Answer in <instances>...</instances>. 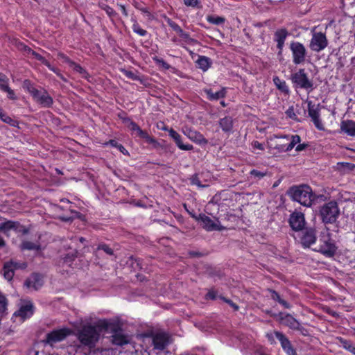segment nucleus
Here are the masks:
<instances>
[{"label": "nucleus", "instance_id": "obj_19", "mask_svg": "<svg viewBox=\"0 0 355 355\" xmlns=\"http://www.w3.org/2000/svg\"><path fill=\"white\" fill-rule=\"evenodd\" d=\"M43 281L42 276L37 273H33L29 278L24 282V286L27 288H33L35 291L42 287Z\"/></svg>", "mask_w": 355, "mask_h": 355}, {"label": "nucleus", "instance_id": "obj_32", "mask_svg": "<svg viewBox=\"0 0 355 355\" xmlns=\"http://www.w3.org/2000/svg\"><path fill=\"white\" fill-rule=\"evenodd\" d=\"M37 102L43 107H50L53 103V100L46 92H44Z\"/></svg>", "mask_w": 355, "mask_h": 355}, {"label": "nucleus", "instance_id": "obj_61", "mask_svg": "<svg viewBox=\"0 0 355 355\" xmlns=\"http://www.w3.org/2000/svg\"><path fill=\"white\" fill-rule=\"evenodd\" d=\"M301 141V138L298 135H295L291 136V142L295 146L297 144H300Z\"/></svg>", "mask_w": 355, "mask_h": 355}, {"label": "nucleus", "instance_id": "obj_60", "mask_svg": "<svg viewBox=\"0 0 355 355\" xmlns=\"http://www.w3.org/2000/svg\"><path fill=\"white\" fill-rule=\"evenodd\" d=\"M168 24L169 26L175 32L180 28L178 24L171 19H168Z\"/></svg>", "mask_w": 355, "mask_h": 355}, {"label": "nucleus", "instance_id": "obj_29", "mask_svg": "<svg viewBox=\"0 0 355 355\" xmlns=\"http://www.w3.org/2000/svg\"><path fill=\"white\" fill-rule=\"evenodd\" d=\"M134 135H135V137H138L139 138L145 139L146 141V142L148 143V144L155 145L157 143L155 138H153V137L150 136L149 134L146 130H141L140 127L134 133Z\"/></svg>", "mask_w": 355, "mask_h": 355}, {"label": "nucleus", "instance_id": "obj_30", "mask_svg": "<svg viewBox=\"0 0 355 355\" xmlns=\"http://www.w3.org/2000/svg\"><path fill=\"white\" fill-rule=\"evenodd\" d=\"M17 225L15 221L7 220L0 216V231L6 233Z\"/></svg>", "mask_w": 355, "mask_h": 355}, {"label": "nucleus", "instance_id": "obj_50", "mask_svg": "<svg viewBox=\"0 0 355 355\" xmlns=\"http://www.w3.org/2000/svg\"><path fill=\"white\" fill-rule=\"evenodd\" d=\"M217 297H219V296H218V292H217V291H216L213 288L209 290V291L207 292V293L205 295L206 300H215L217 299Z\"/></svg>", "mask_w": 355, "mask_h": 355}, {"label": "nucleus", "instance_id": "obj_43", "mask_svg": "<svg viewBox=\"0 0 355 355\" xmlns=\"http://www.w3.org/2000/svg\"><path fill=\"white\" fill-rule=\"evenodd\" d=\"M28 92L32 95L33 98L37 102L40 99V97L42 94L43 92H41L37 89L35 88L33 86H30L28 87Z\"/></svg>", "mask_w": 355, "mask_h": 355}, {"label": "nucleus", "instance_id": "obj_35", "mask_svg": "<svg viewBox=\"0 0 355 355\" xmlns=\"http://www.w3.org/2000/svg\"><path fill=\"white\" fill-rule=\"evenodd\" d=\"M340 345L346 350L350 352L352 354L355 355V346L352 341L346 340L343 338H338Z\"/></svg>", "mask_w": 355, "mask_h": 355}, {"label": "nucleus", "instance_id": "obj_1", "mask_svg": "<svg viewBox=\"0 0 355 355\" xmlns=\"http://www.w3.org/2000/svg\"><path fill=\"white\" fill-rule=\"evenodd\" d=\"M101 320L94 324H85L77 332V338L81 345L92 349L100 338L101 334H104V330H101L98 327Z\"/></svg>", "mask_w": 355, "mask_h": 355}, {"label": "nucleus", "instance_id": "obj_33", "mask_svg": "<svg viewBox=\"0 0 355 355\" xmlns=\"http://www.w3.org/2000/svg\"><path fill=\"white\" fill-rule=\"evenodd\" d=\"M272 80L277 88L282 92L285 94H288L289 92V89L286 81L280 79L278 76H274Z\"/></svg>", "mask_w": 355, "mask_h": 355}, {"label": "nucleus", "instance_id": "obj_20", "mask_svg": "<svg viewBox=\"0 0 355 355\" xmlns=\"http://www.w3.org/2000/svg\"><path fill=\"white\" fill-rule=\"evenodd\" d=\"M184 133L191 141L199 144H206L208 142L200 132L190 128H185Z\"/></svg>", "mask_w": 355, "mask_h": 355}, {"label": "nucleus", "instance_id": "obj_26", "mask_svg": "<svg viewBox=\"0 0 355 355\" xmlns=\"http://www.w3.org/2000/svg\"><path fill=\"white\" fill-rule=\"evenodd\" d=\"M204 92L207 94L209 101H216L223 98L226 95V88L223 87L220 91L213 92L211 89H205Z\"/></svg>", "mask_w": 355, "mask_h": 355}, {"label": "nucleus", "instance_id": "obj_6", "mask_svg": "<svg viewBox=\"0 0 355 355\" xmlns=\"http://www.w3.org/2000/svg\"><path fill=\"white\" fill-rule=\"evenodd\" d=\"M289 49L292 53L293 62L296 64H302L305 62L307 57V50L305 46L297 41H292L290 43Z\"/></svg>", "mask_w": 355, "mask_h": 355}, {"label": "nucleus", "instance_id": "obj_8", "mask_svg": "<svg viewBox=\"0 0 355 355\" xmlns=\"http://www.w3.org/2000/svg\"><path fill=\"white\" fill-rule=\"evenodd\" d=\"M328 45V40L324 33L321 32L313 33L310 41L309 47L315 52H320Z\"/></svg>", "mask_w": 355, "mask_h": 355}, {"label": "nucleus", "instance_id": "obj_11", "mask_svg": "<svg viewBox=\"0 0 355 355\" xmlns=\"http://www.w3.org/2000/svg\"><path fill=\"white\" fill-rule=\"evenodd\" d=\"M288 222L293 230L295 232L302 231L306 224L304 214L295 211L290 215Z\"/></svg>", "mask_w": 355, "mask_h": 355}, {"label": "nucleus", "instance_id": "obj_17", "mask_svg": "<svg viewBox=\"0 0 355 355\" xmlns=\"http://www.w3.org/2000/svg\"><path fill=\"white\" fill-rule=\"evenodd\" d=\"M289 35L286 28H282L277 29L274 33V41L277 42V48L279 50L278 54H281L284 46L286 37Z\"/></svg>", "mask_w": 355, "mask_h": 355}, {"label": "nucleus", "instance_id": "obj_46", "mask_svg": "<svg viewBox=\"0 0 355 355\" xmlns=\"http://www.w3.org/2000/svg\"><path fill=\"white\" fill-rule=\"evenodd\" d=\"M7 306V299L6 297L0 293V313H3L5 312Z\"/></svg>", "mask_w": 355, "mask_h": 355}, {"label": "nucleus", "instance_id": "obj_7", "mask_svg": "<svg viewBox=\"0 0 355 355\" xmlns=\"http://www.w3.org/2000/svg\"><path fill=\"white\" fill-rule=\"evenodd\" d=\"M320 244L314 250L320 252L327 257H332L336 254L337 248L334 241L332 240L329 234L321 236L319 239Z\"/></svg>", "mask_w": 355, "mask_h": 355}, {"label": "nucleus", "instance_id": "obj_2", "mask_svg": "<svg viewBox=\"0 0 355 355\" xmlns=\"http://www.w3.org/2000/svg\"><path fill=\"white\" fill-rule=\"evenodd\" d=\"M286 193L292 200L304 207H310L313 203V190L307 184L293 185L288 189Z\"/></svg>", "mask_w": 355, "mask_h": 355}, {"label": "nucleus", "instance_id": "obj_52", "mask_svg": "<svg viewBox=\"0 0 355 355\" xmlns=\"http://www.w3.org/2000/svg\"><path fill=\"white\" fill-rule=\"evenodd\" d=\"M58 58L62 60L63 62L67 63L71 67L72 64H74V62L72 61L68 56L62 53H59L58 54Z\"/></svg>", "mask_w": 355, "mask_h": 355}, {"label": "nucleus", "instance_id": "obj_39", "mask_svg": "<svg viewBox=\"0 0 355 355\" xmlns=\"http://www.w3.org/2000/svg\"><path fill=\"white\" fill-rule=\"evenodd\" d=\"M71 67H72L74 71H76V72L79 73L82 76L83 78H84L85 79H88L89 78V73L80 64H77V63H76L74 62V64H72L71 66Z\"/></svg>", "mask_w": 355, "mask_h": 355}, {"label": "nucleus", "instance_id": "obj_9", "mask_svg": "<svg viewBox=\"0 0 355 355\" xmlns=\"http://www.w3.org/2000/svg\"><path fill=\"white\" fill-rule=\"evenodd\" d=\"M198 218L200 220L202 227L207 232L223 231L225 230V227L220 225L218 218H216V222H214L211 218L204 214H200Z\"/></svg>", "mask_w": 355, "mask_h": 355}, {"label": "nucleus", "instance_id": "obj_12", "mask_svg": "<svg viewBox=\"0 0 355 355\" xmlns=\"http://www.w3.org/2000/svg\"><path fill=\"white\" fill-rule=\"evenodd\" d=\"M273 316H277L282 324L288 327L293 330L304 329V327L300 324V323L289 313L284 314V313L280 312L277 315H273Z\"/></svg>", "mask_w": 355, "mask_h": 355}, {"label": "nucleus", "instance_id": "obj_4", "mask_svg": "<svg viewBox=\"0 0 355 355\" xmlns=\"http://www.w3.org/2000/svg\"><path fill=\"white\" fill-rule=\"evenodd\" d=\"M340 215L338 203L335 200L325 202L320 207L318 216L324 224H333Z\"/></svg>", "mask_w": 355, "mask_h": 355}, {"label": "nucleus", "instance_id": "obj_28", "mask_svg": "<svg viewBox=\"0 0 355 355\" xmlns=\"http://www.w3.org/2000/svg\"><path fill=\"white\" fill-rule=\"evenodd\" d=\"M134 135H135V137H138L139 138L145 139L146 141V142L148 143V144L155 145L157 143L155 138H153V137L150 136L149 134L146 130H141L140 127L134 133Z\"/></svg>", "mask_w": 355, "mask_h": 355}, {"label": "nucleus", "instance_id": "obj_25", "mask_svg": "<svg viewBox=\"0 0 355 355\" xmlns=\"http://www.w3.org/2000/svg\"><path fill=\"white\" fill-rule=\"evenodd\" d=\"M19 248L21 251L29 250L35 252L40 251L42 249L39 241L33 242L26 240H24L21 243Z\"/></svg>", "mask_w": 355, "mask_h": 355}, {"label": "nucleus", "instance_id": "obj_51", "mask_svg": "<svg viewBox=\"0 0 355 355\" xmlns=\"http://www.w3.org/2000/svg\"><path fill=\"white\" fill-rule=\"evenodd\" d=\"M123 74L128 78L131 79V80H141L139 76H137V74H135L133 71H128V70H123Z\"/></svg>", "mask_w": 355, "mask_h": 355}, {"label": "nucleus", "instance_id": "obj_63", "mask_svg": "<svg viewBox=\"0 0 355 355\" xmlns=\"http://www.w3.org/2000/svg\"><path fill=\"white\" fill-rule=\"evenodd\" d=\"M252 146L254 148H257V149H259L261 150H264V147L263 146L262 144H261L260 142H259L258 141H254L252 143Z\"/></svg>", "mask_w": 355, "mask_h": 355}, {"label": "nucleus", "instance_id": "obj_48", "mask_svg": "<svg viewBox=\"0 0 355 355\" xmlns=\"http://www.w3.org/2000/svg\"><path fill=\"white\" fill-rule=\"evenodd\" d=\"M184 3L188 6L191 8H200V0H183Z\"/></svg>", "mask_w": 355, "mask_h": 355}, {"label": "nucleus", "instance_id": "obj_59", "mask_svg": "<svg viewBox=\"0 0 355 355\" xmlns=\"http://www.w3.org/2000/svg\"><path fill=\"white\" fill-rule=\"evenodd\" d=\"M128 128L134 134L139 128V126L135 121H130Z\"/></svg>", "mask_w": 355, "mask_h": 355}, {"label": "nucleus", "instance_id": "obj_14", "mask_svg": "<svg viewBox=\"0 0 355 355\" xmlns=\"http://www.w3.org/2000/svg\"><path fill=\"white\" fill-rule=\"evenodd\" d=\"M320 105L317 107L312 104L311 101L308 103V113L309 116L311 118L315 126L320 130H324V125L320 119Z\"/></svg>", "mask_w": 355, "mask_h": 355}, {"label": "nucleus", "instance_id": "obj_45", "mask_svg": "<svg viewBox=\"0 0 355 355\" xmlns=\"http://www.w3.org/2000/svg\"><path fill=\"white\" fill-rule=\"evenodd\" d=\"M190 181L191 184L196 185L198 187L203 188L205 187V185L202 184L198 173L193 175L190 178Z\"/></svg>", "mask_w": 355, "mask_h": 355}, {"label": "nucleus", "instance_id": "obj_37", "mask_svg": "<svg viewBox=\"0 0 355 355\" xmlns=\"http://www.w3.org/2000/svg\"><path fill=\"white\" fill-rule=\"evenodd\" d=\"M78 252L73 250L66 254L63 258V261L68 266H71L75 259L77 257Z\"/></svg>", "mask_w": 355, "mask_h": 355}, {"label": "nucleus", "instance_id": "obj_34", "mask_svg": "<svg viewBox=\"0 0 355 355\" xmlns=\"http://www.w3.org/2000/svg\"><path fill=\"white\" fill-rule=\"evenodd\" d=\"M71 213L72 214L71 216H62L59 217L60 220L63 222H72L75 218H78L83 220L85 218L83 214L77 211L71 210Z\"/></svg>", "mask_w": 355, "mask_h": 355}, {"label": "nucleus", "instance_id": "obj_58", "mask_svg": "<svg viewBox=\"0 0 355 355\" xmlns=\"http://www.w3.org/2000/svg\"><path fill=\"white\" fill-rule=\"evenodd\" d=\"M313 202H318V201H325L327 199V198L324 195H323V194L317 195V194H315L313 192Z\"/></svg>", "mask_w": 355, "mask_h": 355}, {"label": "nucleus", "instance_id": "obj_31", "mask_svg": "<svg viewBox=\"0 0 355 355\" xmlns=\"http://www.w3.org/2000/svg\"><path fill=\"white\" fill-rule=\"evenodd\" d=\"M268 291L270 293V297L275 300L278 302L281 305H282L285 309H291V304L282 299L279 293L273 289L269 288Z\"/></svg>", "mask_w": 355, "mask_h": 355}, {"label": "nucleus", "instance_id": "obj_27", "mask_svg": "<svg viewBox=\"0 0 355 355\" xmlns=\"http://www.w3.org/2000/svg\"><path fill=\"white\" fill-rule=\"evenodd\" d=\"M200 69L203 71H207L211 66V60L204 55H199L198 59L196 61Z\"/></svg>", "mask_w": 355, "mask_h": 355}, {"label": "nucleus", "instance_id": "obj_49", "mask_svg": "<svg viewBox=\"0 0 355 355\" xmlns=\"http://www.w3.org/2000/svg\"><path fill=\"white\" fill-rule=\"evenodd\" d=\"M133 31L140 36H145L147 34V31L140 27V26L136 23L132 26Z\"/></svg>", "mask_w": 355, "mask_h": 355}, {"label": "nucleus", "instance_id": "obj_23", "mask_svg": "<svg viewBox=\"0 0 355 355\" xmlns=\"http://www.w3.org/2000/svg\"><path fill=\"white\" fill-rule=\"evenodd\" d=\"M219 125L225 133H231L234 127V120L232 116H226L219 120Z\"/></svg>", "mask_w": 355, "mask_h": 355}, {"label": "nucleus", "instance_id": "obj_18", "mask_svg": "<svg viewBox=\"0 0 355 355\" xmlns=\"http://www.w3.org/2000/svg\"><path fill=\"white\" fill-rule=\"evenodd\" d=\"M163 130H168L169 136L173 139L177 146L183 150H191L193 149V146L191 144H184L182 142V137L173 128L168 129L166 128H163Z\"/></svg>", "mask_w": 355, "mask_h": 355}, {"label": "nucleus", "instance_id": "obj_16", "mask_svg": "<svg viewBox=\"0 0 355 355\" xmlns=\"http://www.w3.org/2000/svg\"><path fill=\"white\" fill-rule=\"evenodd\" d=\"M274 334L275 335V337L279 340L282 347L288 355H297V353L293 347L290 340L283 333L275 331Z\"/></svg>", "mask_w": 355, "mask_h": 355}, {"label": "nucleus", "instance_id": "obj_10", "mask_svg": "<svg viewBox=\"0 0 355 355\" xmlns=\"http://www.w3.org/2000/svg\"><path fill=\"white\" fill-rule=\"evenodd\" d=\"M27 267V264L25 262H17L15 261H7L4 263L3 268V274L4 277L10 281L15 274V270L17 269H25Z\"/></svg>", "mask_w": 355, "mask_h": 355}, {"label": "nucleus", "instance_id": "obj_22", "mask_svg": "<svg viewBox=\"0 0 355 355\" xmlns=\"http://www.w3.org/2000/svg\"><path fill=\"white\" fill-rule=\"evenodd\" d=\"M34 313V306L32 303L28 302L25 305H22L14 315L19 316L22 320L31 318Z\"/></svg>", "mask_w": 355, "mask_h": 355}, {"label": "nucleus", "instance_id": "obj_53", "mask_svg": "<svg viewBox=\"0 0 355 355\" xmlns=\"http://www.w3.org/2000/svg\"><path fill=\"white\" fill-rule=\"evenodd\" d=\"M219 298L220 300H222L223 302H226L227 304H228L231 307H232L234 309V311H238L239 309V306L236 304L234 303L232 300H230V299H227L222 295H220L219 296Z\"/></svg>", "mask_w": 355, "mask_h": 355}, {"label": "nucleus", "instance_id": "obj_36", "mask_svg": "<svg viewBox=\"0 0 355 355\" xmlns=\"http://www.w3.org/2000/svg\"><path fill=\"white\" fill-rule=\"evenodd\" d=\"M130 266L134 270H141L142 269V260L139 258H135L132 256L130 257Z\"/></svg>", "mask_w": 355, "mask_h": 355}, {"label": "nucleus", "instance_id": "obj_64", "mask_svg": "<svg viewBox=\"0 0 355 355\" xmlns=\"http://www.w3.org/2000/svg\"><path fill=\"white\" fill-rule=\"evenodd\" d=\"M309 146V144H300L296 146L295 150L296 151H302L304 149H306Z\"/></svg>", "mask_w": 355, "mask_h": 355}, {"label": "nucleus", "instance_id": "obj_55", "mask_svg": "<svg viewBox=\"0 0 355 355\" xmlns=\"http://www.w3.org/2000/svg\"><path fill=\"white\" fill-rule=\"evenodd\" d=\"M250 175L254 176V177L258 178L259 180H260L266 175V173L259 171L256 169H253V170L250 171Z\"/></svg>", "mask_w": 355, "mask_h": 355}, {"label": "nucleus", "instance_id": "obj_56", "mask_svg": "<svg viewBox=\"0 0 355 355\" xmlns=\"http://www.w3.org/2000/svg\"><path fill=\"white\" fill-rule=\"evenodd\" d=\"M286 116L293 120H297V115L295 113L293 106H291L285 112Z\"/></svg>", "mask_w": 355, "mask_h": 355}, {"label": "nucleus", "instance_id": "obj_3", "mask_svg": "<svg viewBox=\"0 0 355 355\" xmlns=\"http://www.w3.org/2000/svg\"><path fill=\"white\" fill-rule=\"evenodd\" d=\"M98 327L104 330V334L112 333V343L118 346H123L129 343L128 337L123 334L119 325L107 320H101Z\"/></svg>", "mask_w": 355, "mask_h": 355}, {"label": "nucleus", "instance_id": "obj_15", "mask_svg": "<svg viewBox=\"0 0 355 355\" xmlns=\"http://www.w3.org/2000/svg\"><path fill=\"white\" fill-rule=\"evenodd\" d=\"M68 335L67 329L54 330L46 336V343L50 345L63 340Z\"/></svg>", "mask_w": 355, "mask_h": 355}, {"label": "nucleus", "instance_id": "obj_42", "mask_svg": "<svg viewBox=\"0 0 355 355\" xmlns=\"http://www.w3.org/2000/svg\"><path fill=\"white\" fill-rule=\"evenodd\" d=\"M112 146H114L119 150L121 153H122L123 155H128V152L125 148V147L121 144H119L116 140L114 139H110L108 142Z\"/></svg>", "mask_w": 355, "mask_h": 355}, {"label": "nucleus", "instance_id": "obj_62", "mask_svg": "<svg viewBox=\"0 0 355 355\" xmlns=\"http://www.w3.org/2000/svg\"><path fill=\"white\" fill-rule=\"evenodd\" d=\"M188 254L191 257H202L204 256L203 253L194 250L189 251Z\"/></svg>", "mask_w": 355, "mask_h": 355}, {"label": "nucleus", "instance_id": "obj_54", "mask_svg": "<svg viewBox=\"0 0 355 355\" xmlns=\"http://www.w3.org/2000/svg\"><path fill=\"white\" fill-rule=\"evenodd\" d=\"M181 37L188 44H195L198 43V41L195 39H193L190 37V35L188 33L184 32Z\"/></svg>", "mask_w": 355, "mask_h": 355}, {"label": "nucleus", "instance_id": "obj_24", "mask_svg": "<svg viewBox=\"0 0 355 355\" xmlns=\"http://www.w3.org/2000/svg\"><path fill=\"white\" fill-rule=\"evenodd\" d=\"M342 132L351 137H355V121L352 120H345L340 123Z\"/></svg>", "mask_w": 355, "mask_h": 355}, {"label": "nucleus", "instance_id": "obj_13", "mask_svg": "<svg viewBox=\"0 0 355 355\" xmlns=\"http://www.w3.org/2000/svg\"><path fill=\"white\" fill-rule=\"evenodd\" d=\"M316 230L314 227H306L302 232L300 238L301 243L304 248H309L316 241Z\"/></svg>", "mask_w": 355, "mask_h": 355}, {"label": "nucleus", "instance_id": "obj_41", "mask_svg": "<svg viewBox=\"0 0 355 355\" xmlns=\"http://www.w3.org/2000/svg\"><path fill=\"white\" fill-rule=\"evenodd\" d=\"M2 86L3 85H1L0 87V90H1L3 92H6L7 96L8 98L12 99V100L17 99V96H16L14 91L12 89H10L8 85H5L3 87H2Z\"/></svg>", "mask_w": 355, "mask_h": 355}, {"label": "nucleus", "instance_id": "obj_21", "mask_svg": "<svg viewBox=\"0 0 355 355\" xmlns=\"http://www.w3.org/2000/svg\"><path fill=\"white\" fill-rule=\"evenodd\" d=\"M153 343L155 349L163 350L168 344V337L164 333H158L154 336Z\"/></svg>", "mask_w": 355, "mask_h": 355}, {"label": "nucleus", "instance_id": "obj_57", "mask_svg": "<svg viewBox=\"0 0 355 355\" xmlns=\"http://www.w3.org/2000/svg\"><path fill=\"white\" fill-rule=\"evenodd\" d=\"M8 78L3 73H0V87L3 85L2 87L5 85H8Z\"/></svg>", "mask_w": 355, "mask_h": 355}, {"label": "nucleus", "instance_id": "obj_38", "mask_svg": "<svg viewBox=\"0 0 355 355\" xmlns=\"http://www.w3.org/2000/svg\"><path fill=\"white\" fill-rule=\"evenodd\" d=\"M0 119L6 123L11 126L16 127L18 124L17 121L8 116L3 110L0 113Z\"/></svg>", "mask_w": 355, "mask_h": 355}, {"label": "nucleus", "instance_id": "obj_47", "mask_svg": "<svg viewBox=\"0 0 355 355\" xmlns=\"http://www.w3.org/2000/svg\"><path fill=\"white\" fill-rule=\"evenodd\" d=\"M15 223L17 224V225H16L15 228H12V230H15L17 233H21L24 235L28 233V229L20 225V223L18 222L15 221Z\"/></svg>", "mask_w": 355, "mask_h": 355}, {"label": "nucleus", "instance_id": "obj_40", "mask_svg": "<svg viewBox=\"0 0 355 355\" xmlns=\"http://www.w3.org/2000/svg\"><path fill=\"white\" fill-rule=\"evenodd\" d=\"M207 20L212 24L219 25L225 22V18L218 16L208 15Z\"/></svg>", "mask_w": 355, "mask_h": 355}, {"label": "nucleus", "instance_id": "obj_5", "mask_svg": "<svg viewBox=\"0 0 355 355\" xmlns=\"http://www.w3.org/2000/svg\"><path fill=\"white\" fill-rule=\"evenodd\" d=\"M291 80L297 88L310 91L313 88V81L309 78L304 69H300L297 72L292 73Z\"/></svg>", "mask_w": 355, "mask_h": 355}, {"label": "nucleus", "instance_id": "obj_44", "mask_svg": "<svg viewBox=\"0 0 355 355\" xmlns=\"http://www.w3.org/2000/svg\"><path fill=\"white\" fill-rule=\"evenodd\" d=\"M97 251L103 250L104 252H105L108 255H113L114 251L107 244L105 243H100L97 248Z\"/></svg>", "mask_w": 355, "mask_h": 355}]
</instances>
